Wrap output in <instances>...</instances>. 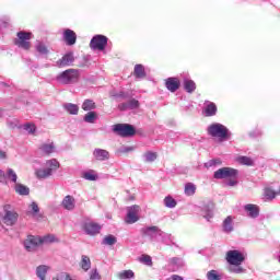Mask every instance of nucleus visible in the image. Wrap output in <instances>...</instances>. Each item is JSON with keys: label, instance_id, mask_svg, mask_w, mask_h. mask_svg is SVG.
<instances>
[{"label": "nucleus", "instance_id": "nucleus-1", "mask_svg": "<svg viewBox=\"0 0 280 280\" xmlns=\"http://www.w3.org/2000/svg\"><path fill=\"white\" fill-rule=\"evenodd\" d=\"M58 170H60V162L56 159L47 160L42 167L36 171V178L39 180H47L51 178Z\"/></svg>", "mask_w": 280, "mask_h": 280}, {"label": "nucleus", "instance_id": "nucleus-2", "mask_svg": "<svg viewBox=\"0 0 280 280\" xmlns=\"http://www.w3.org/2000/svg\"><path fill=\"white\" fill-rule=\"evenodd\" d=\"M207 132L210 137H213L214 139H218V141H220V143H222L224 141H230V139L233 135L231 132V130H229V128H226V126H224L220 122L211 124L208 127Z\"/></svg>", "mask_w": 280, "mask_h": 280}, {"label": "nucleus", "instance_id": "nucleus-3", "mask_svg": "<svg viewBox=\"0 0 280 280\" xmlns=\"http://www.w3.org/2000/svg\"><path fill=\"white\" fill-rule=\"evenodd\" d=\"M140 233L143 237H149L150 242H162L163 244H165L167 237H170V234L163 232V230L159 229L156 225L144 226L140 230Z\"/></svg>", "mask_w": 280, "mask_h": 280}, {"label": "nucleus", "instance_id": "nucleus-4", "mask_svg": "<svg viewBox=\"0 0 280 280\" xmlns=\"http://www.w3.org/2000/svg\"><path fill=\"white\" fill-rule=\"evenodd\" d=\"M80 78V72L75 69H68L63 72H61L57 80L60 82V84H73L74 82H78V79Z\"/></svg>", "mask_w": 280, "mask_h": 280}, {"label": "nucleus", "instance_id": "nucleus-5", "mask_svg": "<svg viewBox=\"0 0 280 280\" xmlns=\"http://www.w3.org/2000/svg\"><path fill=\"white\" fill-rule=\"evenodd\" d=\"M32 33H27L24 31L16 33V38L13 40L14 45L16 47H20V49H30L32 47Z\"/></svg>", "mask_w": 280, "mask_h": 280}, {"label": "nucleus", "instance_id": "nucleus-6", "mask_svg": "<svg viewBox=\"0 0 280 280\" xmlns=\"http://www.w3.org/2000/svg\"><path fill=\"white\" fill-rule=\"evenodd\" d=\"M225 259L230 266H242L246 259V254L237 249H232L226 253Z\"/></svg>", "mask_w": 280, "mask_h": 280}, {"label": "nucleus", "instance_id": "nucleus-7", "mask_svg": "<svg viewBox=\"0 0 280 280\" xmlns=\"http://www.w3.org/2000/svg\"><path fill=\"white\" fill-rule=\"evenodd\" d=\"M113 131L117 132L119 137H135V133L137 132L135 127L128 124L114 125Z\"/></svg>", "mask_w": 280, "mask_h": 280}, {"label": "nucleus", "instance_id": "nucleus-8", "mask_svg": "<svg viewBox=\"0 0 280 280\" xmlns=\"http://www.w3.org/2000/svg\"><path fill=\"white\" fill-rule=\"evenodd\" d=\"M139 213H141V207L137 205L127 207L126 224H137V221L140 220Z\"/></svg>", "mask_w": 280, "mask_h": 280}, {"label": "nucleus", "instance_id": "nucleus-9", "mask_svg": "<svg viewBox=\"0 0 280 280\" xmlns=\"http://www.w3.org/2000/svg\"><path fill=\"white\" fill-rule=\"evenodd\" d=\"M238 172L235 168L231 167H222L214 172L213 178L217 180H223L224 178H234V176H237Z\"/></svg>", "mask_w": 280, "mask_h": 280}, {"label": "nucleus", "instance_id": "nucleus-10", "mask_svg": "<svg viewBox=\"0 0 280 280\" xmlns=\"http://www.w3.org/2000/svg\"><path fill=\"white\" fill-rule=\"evenodd\" d=\"M106 45H108V37L104 35H95L90 42L91 49H97L98 51H104Z\"/></svg>", "mask_w": 280, "mask_h": 280}, {"label": "nucleus", "instance_id": "nucleus-11", "mask_svg": "<svg viewBox=\"0 0 280 280\" xmlns=\"http://www.w3.org/2000/svg\"><path fill=\"white\" fill-rule=\"evenodd\" d=\"M10 206H4V217H3V222L7 226H14L16 222L19 221V213L16 211H10Z\"/></svg>", "mask_w": 280, "mask_h": 280}, {"label": "nucleus", "instance_id": "nucleus-12", "mask_svg": "<svg viewBox=\"0 0 280 280\" xmlns=\"http://www.w3.org/2000/svg\"><path fill=\"white\" fill-rule=\"evenodd\" d=\"M58 242H60V240L54 234L36 237V246H43L45 244H58Z\"/></svg>", "mask_w": 280, "mask_h": 280}, {"label": "nucleus", "instance_id": "nucleus-13", "mask_svg": "<svg viewBox=\"0 0 280 280\" xmlns=\"http://www.w3.org/2000/svg\"><path fill=\"white\" fill-rule=\"evenodd\" d=\"M83 231L86 235H97L102 231V226L95 222H85L83 223Z\"/></svg>", "mask_w": 280, "mask_h": 280}, {"label": "nucleus", "instance_id": "nucleus-14", "mask_svg": "<svg viewBox=\"0 0 280 280\" xmlns=\"http://www.w3.org/2000/svg\"><path fill=\"white\" fill-rule=\"evenodd\" d=\"M203 113L206 117H214L218 114V106L211 101H206L203 104Z\"/></svg>", "mask_w": 280, "mask_h": 280}, {"label": "nucleus", "instance_id": "nucleus-15", "mask_svg": "<svg viewBox=\"0 0 280 280\" xmlns=\"http://www.w3.org/2000/svg\"><path fill=\"white\" fill-rule=\"evenodd\" d=\"M243 209L247 213L248 218H252L253 220L259 218V206L255 203H247Z\"/></svg>", "mask_w": 280, "mask_h": 280}, {"label": "nucleus", "instance_id": "nucleus-16", "mask_svg": "<svg viewBox=\"0 0 280 280\" xmlns=\"http://www.w3.org/2000/svg\"><path fill=\"white\" fill-rule=\"evenodd\" d=\"M93 158L95 159V161H108V159H110V152L106 151L105 149H101V148H96L93 151Z\"/></svg>", "mask_w": 280, "mask_h": 280}, {"label": "nucleus", "instance_id": "nucleus-17", "mask_svg": "<svg viewBox=\"0 0 280 280\" xmlns=\"http://www.w3.org/2000/svg\"><path fill=\"white\" fill-rule=\"evenodd\" d=\"M165 86L171 93H176L180 89V80L178 78H168L165 81Z\"/></svg>", "mask_w": 280, "mask_h": 280}, {"label": "nucleus", "instance_id": "nucleus-18", "mask_svg": "<svg viewBox=\"0 0 280 280\" xmlns=\"http://www.w3.org/2000/svg\"><path fill=\"white\" fill-rule=\"evenodd\" d=\"M215 209V206L211 202L205 205L201 208V215L202 218H205V220H207L208 222H210V220L213 218V210Z\"/></svg>", "mask_w": 280, "mask_h": 280}, {"label": "nucleus", "instance_id": "nucleus-19", "mask_svg": "<svg viewBox=\"0 0 280 280\" xmlns=\"http://www.w3.org/2000/svg\"><path fill=\"white\" fill-rule=\"evenodd\" d=\"M61 207L66 211H73L75 209V198L71 195L66 196L61 201Z\"/></svg>", "mask_w": 280, "mask_h": 280}, {"label": "nucleus", "instance_id": "nucleus-20", "mask_svg": "<svg viewBox=\"0 0 280 280\" xmlns=\"http://www.w3.org/2000/svg\"><path fill=\"white\" fill-rule=\"evenodd\" d=\"M63 40L67 45H75V40H78V35L70 28H66L63 31Z\"/></svg>", "mask_w": 280, "mask_h": 280}, {"label": "nucleus", "instance_id": "nucleus-21", "mask_svg": "<svg viewBox=\"0 0 280 280\" xmlns=\"http://www.w3.org/2000/svg\"><path fill=\"white\" fill-rule=\"evenodd\" d=\"M37 58H47L49 56V45L45 42H38L36 46Z\"/></svg>", "mask_w": 280, "mask_h": 280}, {"label": "nucleus", "instance_id": "nucleus-22", "mask_svg": "<svg viewBox=\"0 0 280 280\" xmlns=\"http://www.w3.org/2000/svg\"><path fill=\"white\" fill-rule=\"evenodd\" d=\"M74 60L75 58L73 57V52H68L57 61V67H71Z\"/></svg>", "mask_w": 280, "mask_h": 280}, {"label": "nucleus", "instance_id": "nucleus-23", "mask_svg": "<svg viewBox=\"0 0 280 280\" xmlns=\"http://www.w3.org/2000/svg\"><path fill=\"white\" fill-rule=\"evenodd\" d=\"M184 266H185V262L183 261V258L174 257L168 260V268L173 272H176V270H178L179 268H183Z\"/></svg>", "mask_w": 280, "mask_h": 280}, {"label": "nucleus", "instance_id": "nucleus-24", "mask_svg": "<svg viewBox=\"0 0 280 280\" xmlns=\"http://www.w3.org/2000/svg\"><path fill=\"white\" fill-rule=\"evenodd\" d=\"M119 110H135V108H139V101L132 98L127 103H121L118 105Z\"/></svg>", "mask_w": 280, "mask_h": 280}, {"label": "nucleus", "instance_id": "nucleus-25", "mask_svg": "<svg viewBox=\"0 0 280 280\" xmlns=\"http://www.w3.org/2000/svg\"><path fill=\"white\" fill-rule=\"evenodd\" d=\"M24 247L28 253H33V250H36V236L28 235L27 238L24 241Z\"/></svg>", "mask_w": 280, "mask_h": 280}, {"label": "nucleus", "instance_id": "nucleus-26", "mask_svg": "<svg viewBox=\"0 0 280 280\" xmlns=\"http://www.w3.org/2000/svg\"><path fill=\"white\" fill-rule=\"evenodd\" d=\"M38 151L42 152V154L49 156V154H54V152H56V144H54V142L43 143Z\"/></svg>", "mask_w": 280, "mask_h": 280}, {"label": "nucleus", "instance_id": "nucleus-27", "mask_svg": "<svg viewBox=\"0 0 280 280\" xmlns=\"http://www.w3.org/2000/svg\"><path fill=\"white\" fill-rule=\"evenodd\" d=\"M50 267L47 265H40L36 268V275L40 280H47V272H49Z\"/></svg>", "mask_w": 280, "mask_h": 280}, {"label": "nucleus", "instance_id": "nucleus-28", "mask_svg": "<svg viewBox=\"0 0 280 280\" xmlns=\"http://www.w3.org/2000/svg\"><path fill=\"white\" fill-rule=\"evenodd\" d=\"M80 268L83 272H89L91 268V258L86 255L81 256V261L79 262Z\"/></svg>", "mask_w": 280, "mask_h": 280}, {"label": "nucleus", "instance_id": "nucleus-29", "mask_svg": "<svg viewBox=\"0 0 280 280\" xmlns=\"http://www.w3.org/2000/svg\"><path fill=\"white\" fill-rule=\"evenodd\" d=\"M133 75L135 78H138V80H143V78H145V68L143 65L138 63L135 66Z\"/></svg>", "mask_w": 280, "mask_h": 280}, {"label": "nucleus", "instance_id": "nucleus-30", "mask_svg": "<svg viewBox=\"0 0 280 280\" xmlns=\"http://www.w3.org/2000/svg\"><path fill=\"white\" fill-rule=\"evenodd\" d=\"M15 194L18 196H30V187L23 185V184H15L14 186Z\"/></svg>", "mask_w": 280, "mask_h": 280}, {"label": "nucleus", "instance_id": "nucleus-31", "mask_svg": "<svg viewBox=\"0 0 280 280\" xmlns=\"http://www.w3.org/2000/svg\"><path fill=\"white\" fill-rule=\"evenodd\" d=\"M63 108L69 115H78L80 112V107L73 103H66L63 104Z\"/></svg>", "mask_w": 280, "mask_h": 280}, {"label": "nucleus", "instance_id": "nucleus-32", "mask_svg": "<svg viewBox=\"0 0 280 280\" xmlns=\"http://www.w3.org/2000/svg\"><path fill=\"white\" fill-rule=\"evenodd\" d=\"M156 152L153 151H147L142 154V159L144 163H154V161L158 159Z\"/></svg>", "mask_w": 280, "mask_h": 280}, {"label": "nucleus", "instance_id": "nucleus-33", "mask_svg": "<svg viewBox=\"0 0 280 280\" xmlns=\"http://www.w3.org/2000/svg\"><path fill=\"white\" fill-rule=\"evenodd\" d=\"M262 196H264L265 201L275 200L277 198V191H275V189H272L270 187H267L264 189Z\"/></svg>", "mask_w": 280, "mask_h": 280}, {"label": "nucleus", "instance_id": "nucleus-34", "mask_svg": "<svg viewBox=\"0 0 280 280\" xmlns=\"http://www.w3.org/2000/svg\"><path fill=\"white\" fill-rule=\"evenodd\" d=\"M223 231L224 233H233V218L232 217H228L224 219L223 221Z\"/></svg>", "mask_w": 280, "mask_h": 280}, {"label": "nucleus", "instance_id": "nucleus-35", "mask_svg": "<svg viewBox=\"0 0 280 280\" xmlns=\"http://www.w3.org/2000/svg\"><path fill=\"white\" fill-rule=\"evenodd\" d=\"M184 89L186 93H194L196 91V82L191 79H184Z\"/></svg>", "mask_w": 280, "mask_h": 280}, {"label": "nucleus", "instance_id": "nucleus-36", "mask_svg": "<svg viewBox=\"0 0 280 280\" xmlns=\"http://www.w3.org/2000/svg\"><path fill=\"white\" fill-rule=\"evenodd\" d=\"M5 178L10 180V183H14V185H18L16 180H19V175H16V172L12 168H8L5 173Z\"/></svg>", "mask_w": 280, "mask_h": 280}, {"label": "nucleus", "instance_id": "nucleus-37", "mask_svg": "<svg viewBox=\"0 0 280 280\" xmlns=\"http://www.w3.org/2000/svg\"><path fill=\"white\" fill-rule=\"evenodd\" d=\"M96 105L95 102H93V100H85L82 104V109L85 112H92L95 110Z\"/></svg>", "mask_w": 280, "mask_h": 280}, {"label": "nucleus", "instance_id": "nucleus-38", "mask_svg": "<svg viewBox=\"0 0 280 280\" xmlns=\"http://www.w3.org/2000/svg\"><path fill=\"white\" fill-rule=\"evenodd\" d=\"M117 277L120 280L133 279L135 272L132 270H124V271L118 272Z\"/></svg>", "mask_w": 280, "mask_h": 280}, {"label": "nucleus", "instance_id": "nucleus-39", "mask_svg": "<svg viewBox=\"0 0 280 280\" xmlns=\"http://www.w3.org/2000/svg\"><path fill=\"white\" fill-rule=\"evenodd\" d=\"M97 119V113L95 112H89L85 114L83 120L85 124H95V120Z\"/></svg>", "mask_w": 280, "mask_h": 280}, {"label": "nucleus", "instance_id": "nucleus-40", "mask_svg": "<svg viewBox=\"0 0 280 280\" xmlns=\"http://www.w3.org/2000/svg\"><path fill=\"white\" fill-rule=\"evenodd\" d=\"M237 163H240L241 165H248V166H253L255 165V162L253 161V159L248 158V156H238L236 159Z\"/></svg>", "mask_w": 280, "mask_h": 280}, {"label": "nucleus", "instance_id": "nucleus-41", "mask_svg": "<svg viewBox=\"0 0 280 280\" xmlns=\"http://www.w3.org/2000/svg\"><path fill=\"white\" fill-rule=\"evenodd\" d=\"M83 178L85 180H97V178H100V176L97 175V173L95 171L91 170V171L83 173Z\"/></svg>", "mask_w": 280, "mask_h": 280}, {"label": "nucleus", "instance_id": "nucleus-42", "mask_svg": "<svg viewBox=\"0 0 280 280\" xmlns=\"http://www.w3.org/2000/svg\"><path fill=\"white\" fill-rule=\"evenodd\" d=\"M184 192L186 196H194L196 194V185L194 183H187Z\"/></svg>", "mask_w": 280, "mask_h": 280}, {"label": "nucleus", "instance_id": "nucleus-43", "mask_svg": "<svg viewBox=\"0 0 280 280\" xmlns=\"http://www.w3.org/2000/svg\"><path fill=\"white\" fill-rule=\"evenodd\" d=\"M176 205V199H174L172 196H167L164 198V206L167 207V209H174Z\"/></svg>", "mask_w": 280, "mask_h": 280}, {"label": "nucleus", "instance_id": "nucleus-44", "mask_svg": "<svg viewBox=\"0 0 280 280\" xmlns=\"http://www.w3.org/2000/svg\"><path fill=\"white\" fill-rule=\"evenodd\" d=\"M103 244H105V246H115V244H117V237L107 235L104 237Z\"/></svg>", "mask_w": 280, "mask_h": 280}, {"label": "nucleus", "instance_id": "nucleus-45", "mask_svg": "<svg viewBox=\"0 0 280 280\" xmlns=\"http://www.w3.org/2000/svg\"><path fill=\"white\" fill-rule=\"evenodd\" d=\"M26 215L28 217V218H36V202H32L30 206H28V208H27V210H26Z\"/></svg>", "mask_w": 280, "mask_h": 280}, {"label": "nucleus", "instance_id": "nucleus-46", "mask_svg": "<svg viewBox=\"0 0 280 280\" xmlns=\"http://www.w3.org/2000/svg\"><path fill=\"white\" fill-rule=\"evenodd\" d=\"M230 272H234L235 275H243V272H246V270L242 268L241 265H231Z\"/></svg>", "mask_w": 280, "mask_h": 280}, {"label": "nucleus", "instance_id": "nucleus-47", "mask_svg": "<svg viewBox=\"0 0 280 280\" xmlns=\"http://www.w3.org/2000/svg\"><path fill=\"white\" fill-rule=\"evenodd\" d=\"M90 280H102V276L100 275V271L97 268L92 269L89 272Z\"/></svg>", "mask_w": 280, "mask_h": 280}, {"label": "nucleus", "instance_id": "nucleus-48", "mask_svg": "<svg viewBox=\"0 0 280 280\" xmlns=\"http://www.w3.org/2000/svg\"><path fill=\"white\" fill-rule=\"evenodd\" d=\"M52 280H77V279L71 277V275H69L67 272H61V273L57 275V277L54 278Z\"/></svg>", "mask_w": 280, "mask_h": 280}, {"label": "nucleus", "instance_id": "nucleus-49", "mask_svg": "<svg viewBox=\"0 0 280 280\" xmlns=\"http://www.w3.org/2000/svg\"><path fill=\"white\" fill-rule=\"evenodd\" d=\"M24 130H26L28 135H34V132H36V125L27 122L24 125Z\"/></svg>", "mask_w": 280, "mask_h": 280}, {"label": "nucleus", "instance_id": "nucleus-50", "mask_svg": "<svg viewBox=\"0 0 280 280\" xmlns=\"http://www.w3.org/2000/svg\"><path fill=\"white\" fill-rule=\"evenodd\" d=\"M237 175L236 176H234V177H229L226 180H225V185L228 186V187H236V185H237Z\"/></svg>", "mask_w": 280, "mask_h": 280}, {"label": "nucleus", "instance_id": "nucleus-51", "mask_svg": "<svg viewBox=\"0 0 280 280\" xmlns=\"http://www.w3.org/2000/svg\"><path fill=\"white\" fill-rule=\"evenodd\" d=\"M208 280H222L220 275H218V271L211 270L207 273Z\"/></svg>", "mask_w": 280, "mask_h": 280}, {"label": "nucleus", "instance_id": "nucleus-52", "mask_svg": "<svg viewBox=\"0 0 280 280\" xmlns=\"http://www.w3.org/2000/svg\"><path fill=\"white\" fill-rule=\"evenodd\" d=\"M205 165L206 167H215V165H222V160L220 159L210 160Z\"/></svg>", "mask_w": 280, "mask_h": 280}, {"label": "nucleus", "instance_id": "nucleus-53", "mask_svg": "<svg viewBox=\"0 0 280 280\" xmlns=\"http://www.w3.org/2000/svg\"><path fill=\"white\" fill-rule=\"evenodd\" d=\"M36 221L37 222H46L47 221V217H45L43 214V212H40V210L38 209V207L36 208Z\"/></svg>", "mask_w": 280, "mask_h": 280}, {"label": "nucleus", "instance_id": "nucleus-54", "mask_svg": "<svg viewBox=\"0 0 280 280\" xmlns=\"http://www.w3.org/2000/svg\"><path fill=\"white\" fill-rule=\"evenodd\" d=\"M140 261L142 264H145V266H152V257L148 256V255H142L140 257Z\"/></svg>", "mask_w": 280, "mask_h": 280}, {"label": "nucleus", "instance_id": "nucleus-55", "mask_svg": "<svg viewBox=\"0 0 280 280\" xmlns=\"http://www.w3.org/2000/svg\"><path fill=\"white\" fill-rule=\"evenodd\" d=\"M136 148L135 147H122L120 149V152H122V154H126L128 152H135Z\"/></svg>", "mask_w": 280, "mask_h": 280}, {"label": "nucleus", "instance_id": "nucleus-56", "mask_svg": "<svg viewBox=\"0 0 280 280\" xmlns=\"http://www.w3.org/2000/svg\"><path fill=\"white\" fill-rule=\"evenodd\" d=\"M5 182V172L0 170V183H4Z\"/></svg>", "mask_w": 280, "mask_h": 280}, {"label": "nucleus", "instance_id": "nucleus-57", "mask_svg": "<svg viewBox=\"0 0 280 280\" xmlns=\"http://www.w3.org/2000/svg\"><path fill=\"white\" fill-rule=\"evenodd\" d=\"M7 155H5V152L4 151H0V159H5Z\"/></svg>", "mask_w": 280, "mask_h": 280}, {"label": "nucleus", "instance_id": "nucleus-58", "mask_svg": "<svg viewBox=\"0 0 280 280\" xmlns=\"http://www.w3.org/2000/svg\"><path fill=\"white\" fill-rule=\"evenodd\" d=\"M2 115H3V109L0 108V118L2 117Z\"/></svg>", "mask_w": 280, "mask_h": 280}, {"label": "nucleus", "instance_id": "nucleus-59", "mask_svg": "<svg viewBox=\"0 0 280 280\" xmlns=\"http://www.w3.org/2000/svg\"><path fill=\"white\" fill-rule=\"evenodd\" d=\"M119 97H124V93H120V94H119Z\"/></svg>", "mask_w": 280, "mask_h": 280}, {"label": "nucleus", "instance_id": "nucleus-60", "mask_svg": "<svg viewBox=\"0 0 280 280\" xmlns=\"http://www.w3.org/2000/svg\"><path fill=\"white\" fill-rule=\"evenodd\" d=\"M197 280H200V279H197Z\"/></svg>", "mask_w": 280, "mask_h": 280}]
</instances>
